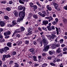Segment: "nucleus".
Segmentation results:
<instances>
[{
    "label": "nucleus",
    "instance_id": "2",
    "mask_svg": "<svg viewBox=\"0 0 67 67\" xmlns=\"http://www.w3.org/2000/svg\"><path fill=\"white\" fill-rule=\"evenodd\" d=\"M25 8H24L23 11L19 12V17H20V18H22V17H23V18H24L25 15Z\"/></svg>",
    "mask_w": 67,
    "mask_h": 67
},
{
    "label": "nucleus",
    "instance_id": "55",
    "mask_svg": "<svg viewBox=\"0 0 67 67\" xmlns=\"http://www.w3.org/2000/svg\"><path fill=\"white\" fill-rule=\"evenodd\" d=\"M58 4H57V3H56L54 2L53 3V5H54V7H55V5H57Z\"/></svg>",
    "mask_w": 67,
    "mask_h": 67
},
{
    "label": "nucleus",
    "instance_id": "40",
    "mask_svg": "<svg viewBox=\"0 0 67 67\" xmlns=\"http://www.w3.org/2000/svg\"><path fill=\"white\" fill-rule=\"evenodd\" d=\"M25 44H29V41L26 40L25 41Z\"/></svg>",
    "mask_w": 67,
    "mask_h": 67
},
{
    "label": "nucleus",
    "instance_id": "42",
    "mask_svg": "<svg viewBox=\"0 0 67 67\" xmlns=\"http://www.w3.org/2000/svg\"><path fill=\"white\" fill-rule=\"evenodd\" d=\"M63 22L64 23H65V24L66 23V22H67V20H66V19H63Z\"/></svg>",
    "mask_w": 67,
    "mask_h": 67
},
{
    "label": "nucleus",
    "instance_id": "58",
    "mask_svg": "<svg viewBox=\"0 0 67 67\" xmlns=\"http://www.w3.org/2000/svg\"><path fill=\"white\" fill-rule=\"evenodd\" d=\"M9 3L10 4H11L13 3V2L12 1H10L9 2Z\"/></svg>",
    "mask_w": 67,
    "mask_h": 67
},
{
    "label": "nucleus",
    "instance_id": "20",
    "mask_svg": "<svg viewBox=\"0 0 67 67\" xmlns=\"http://www.w3.org/2000/svg\"><path fill=\"white\" fill-rule=\"evenodd\" d=\"M52 36H51L52 37V39H54V38H55L56 36H55V35L54 34H52Z\"/></svg>",
    "mask_w": 67,
    "mask_h": 67
},
{
    "label": "nucleus",
    "instance_id": "36",
    "mask_svg": "<svg viewBox=\"0 0 67 67\" xmlns=\"http://www.w3.org/2000/svg\"><path fill=\"white\" fill-rule=\"evenodd\" d=\"M18 1L20 3H21V4H24V3L22 1V0H18Z\"/></svg>",
    "mask_w": 67,
    "mask_h": 67
},
{
    "label": "nucleus",
    "instance_id": "23",
    "mask_svg": "<svg viewBox=\"0 0 67 67\" xmlns=\"http://www.w3.org/2000/svg\"><path fill=\"white\" fill-rule=\"evenodd\" d=\"M29 51L30 52H34L35 51V49L33 48H31L30 49Z\"/></svg>",
    "mask_w": 67,
    "mask_h": 67
},
{
    "label": "nucleus",
    "instance_id": "15",
    "mask_svg": "<svg viewBox=\"0 0 67 67\" xmlns=\"http://www.w3.org/2000/svg\"><path fill=\"white\" fill-rule=\"evenodd\" d=\"M18 8L19 10H23V7L22 5H20L18 7Z\"/></svg>",
    "mask_w": 67,
    "mask_h": 67
},
{
    "label": "nucleus",
    "instance_id": "57",
    "mask_svg": "<svg viewBox=\"0 0 67 67\" xmlns=\"http://www.w3.org/2000/svg\"><path fill=\"white\" fill-rule=\"evenodd\" d=\"M9 37H10V36H6L5 37V38H9Z\"/></svg>",
    "mask_w": 67,
    "mask_h": 67
},
{
    "label": "nucleus",
    "instance_id": "8",
    "mask_svg": "<svg viewBox=\"0 0 67 67\" xmlns=\"http://www.w3.org/2000/svg\"><path fill=\"white\" fill-rule=\"evenodd\" d=\"M56 52L57 53H58V54H59V53H60L62 52L61 48L60 47H59L56 50Z\"/></svg>",
    "mask_w": 67,
    "mask_h": 67
},
{
    "label": "nucleus",
    "instance_id": "24",
    "mask_svg": "<svg viewBox=\"0 0 67 67\" xmlns=\"http://www.w3.org/2000/svg\"><path fill=\"white\" fill-rule=\"evenodd\" d=\"M29 4L31 7H32V8L33 7V6H34L33 3H32V2H30L29 3Z\"/></svg>",
    "mask_w": 67,
    "mask_h": 67
},
{
    "label": "nucleus",
    "instance_id": "4",
    "mask_svg": "<svg viewBox=\"0 0 67 67\" xmlns=\"http://www.w3.org/2000/svg\"><path fill=\"white\" fill-rule=\"evenodd\" d=\"M45 18V19H49L48 21L49 22H51V21H53V18L51 16L46 17Z\"/></svg>",
    "mask_w": 67,
    "mask_h": 67
},
{
    "label": "nucleus",
    "instance_id": "19",
    "mask_svg": "<svg viewBox=\"0 0 67 67\" xmlns=\"http://www.w3.org/2000/svg\"><path fill=\"white\" fill-rule=\"evenodd\" d=\"M33 17L34 18V19H36L38 18V16H37V15L36 14L33 15Z\"/></svg>",
    "mask_w": 67,
    "mask_h": 67
},
{
    "label": "nucleus",
    "instance_id": "41",
    "mask_svg": "<svg viewBox=\"0 0 67 67\" xmlns=\"http://www.w3.org/2000/svg\"><path fill=\"white\" fill-rule=\"evenodd\" d=\"M41 16H42V17H44L45 16V13H44V14H42Z\"/></svg>",
    "mask_w": 67,
    "mask_h": 67
},
{
    "label": "nucleus",
    "instance_id": "64",
    "mask_svg": "<svg viewBox=\"0 0 67 67\" xmlns=\"http://www.w3.org/2000/svg\"><path fill=\"white\" fill-rule=\"evenodd\" d=\"M3 31V29L2 28H0V32H2Z\"/></svg>",
    "mask_w": 67,
    "mask_h": 67
},
{
    "label": "nucleus",
    "instance_id": "39",
    "mask_svg": "<svg viewBox=\"0 0 67 67\" xmlns=\"http://www.w3.org/2000/svg\"><path fill=\"white\" fill-rule=\"evenodd\" d=\"M4 50H9V48L7 47H4Z\"/></svg>",
    "mask_w": 67,
    "mask_h": 67
},
{
    "label": "nucleus",
    "instance_id": "63",
    "mask_svg": "<svg viewBox=\"0 0 67 67\" xmlns=\"http://www.w3.org/2000/svg\"><path fill=\"white\" fill-rule=\"evenodd\" d=\"M60 59H57L56 60V61L57 62H60Z\"/></svg>",
    "mask_w": 67,
    "mask_h": 67
},
{
    "label": "nucleus",
    "instance_id": "56",
    "mask_svg": "<svg viewBox=\"0 0 67 67\" xmlns=\"http://www.w3.org/2000/svg\"><path fill=\"white\" fill-rule=\"evenodd\" d=\"M61 46L62 47H64L65 46V45L64 44H62L61 45Z\"/></svg>",
    "mask_w": 67,
    "mask_h": 67
},
{
    "label": "nucleus",
    "instance_id": "33",
    "mask_svg": "<svg viewBox=\"0 0 67 67\" xmlns=\"http://www.w3.org/2000/svg\"><path fill=\"white\" fill-rule=\"evenodd\" d=\"M42 30H45L46 31H47V28H46L45 27H42Z\"/></svg>",
    "mask_w": 67,
    "mask_h": 67
},
{
    "label": "nucleus",
    "instance_id": "51",
    "mask_svg": "<svg viewBox=\"0 0 67 67\" xmlns=\"http://www.w3.org/2000/svg\"><path fill=\"white\" fill-rule=\"evenodd\" d=\"M4 34L5 36H7V35H8V34L7 32H5L4 33Z\"/></svg>",
    "mask_w": 67,
    "mask_h": 67
},
{
    "label": "nucleus",
    "instance_id": "6",
    "mask_svg": "<svg viewBox=\"0 0 67 67\" xmlns=\"http://www.w3.org/2000/svg\"><path fill=\"white\" fill-rule=\"evenodd\" d=\"M28 33L27 34H26V36L31 35L32 33V29H31V28L29 29H28Z\"/></svg>",
    "mask_w": 67,
    "mask_h": 67
},
{
    "label": "nucleus",
    "instance_id": "26",
    "mask_svg": "<svg viewBox=\"0 0 67 67\" xmlns=\"http://www.w3.org/2000/svg\"><path fill=\"white\" fill-rule=\"evenodd\" d=\"M21 21H22V19L21 18H20L18 19V20L17 21V22H21Z\"/></svg>",
    "mask_w": 67,
    "mask_h": 67
},
{
    "label": "nucleus",
    "instance_id": "31",
    "mask_svg": "<svg viewBox=\"0 0 67 67\" xmlns=\"http://www.w3.org/2000/svg\"><path fill=\"white\" fill-rule=\"evenodd\" d=\"M6 10L8 11H10L11 10V8L10 7H7L6 8Z\"/></svg>",
    "mask_w": 67,
    "mask_h": 67
},
{
    "label": "nucleus",
    "instance_id": "35",
    "mask_svg": "<svg viewBox=\"0 0 67 67\" xmlns=\"http://www.w3.org/2000/svg\"><path fill=\"white\" fill-rule=\"evenodd\" d=\"M7 26H8V27H12V26H14V25L8 24L7 25Z\"/></svg>",
    "mask_w": 67,
    "mask_h": 67
},
{
    "label": "nucleus",
    "instance_id": "18",
    "mask_svg": "<svg viewBox=\"0 0 67 67\" xmlns=\"http://www.w3.org/2000/svg\"><path fill=\"white\" fill-rule=\"evenodd\" d=\"M4 18L5 20H8L9 19V18L8 16L7 15H5L4 16Z\"/></svg>",
    "mask_w": 67,
    "mask_h": 67
},
{
    "label": "nucleus",
    "instance_id": "27",
    "mask_svg": "<svg viewBox=\"0 0 67 67\" xmlns=\"http://www.w3.org/2000/svg\"><path fill=\"white\" fill-rule=\"evenodd\" d=\"M63 42H64V39H61L60 40L59 42L60 44H63Z\"/></svg>",
    "mask_w": 67,
    "mask_h": 67
},
{
    "label": "nucleus",
    "instance_id": "44",
    "mask_svg": "<svg viewBox=\"0 0 67 67\" xmlns=\"http://www.w3.org/2000/svg\"><path fill=\"white\" fill-rule=\"evenodd\" d=\"M13 63H14L13 61L11 60L9 62V64H10V65H11V64H13Z\"/></svg>",
    "mask_w": 67,
    "mask_h": 67
},
{
    "label": "nucleus",
    "instance_id": "61",
    "mask_svg": "<svg viewBox=\"0 0 67 67\" xmlns=\"http://www.w3.org/2000/svg\"><path fill=\"white\" fill-rule=\"evenodd\" d=\"M58 56L59 57H60L62 56V53H60L58 55Z\"/></svg>",
    "mask_w": 67,
    "mask_h": 67
},
{
    "label": "nucleus",
    "instance_id": "38",
    "mask_svg": "<svg viewBox=\"0 0 67 67\" xmlns=\"http://www.w3.org/2000/svg\"><path fill=\"white\" fill-rule=\"evenodd\" d=\"M67 50V48L66 47H65L63 48V51L64 52L66 51Z\"/></svg>",
    "mask_w": 67,
    "mask_h": 67
},
{
    "label": "nucleus",
    "instance_id": "7",
    "mask_svg": "<svg viewBox=\"0 0 67 67\" xmlns=\"http://www.w3.org/2000/svg\"><path fill=\"white\" fill-rule=\"evenodd\" d=\"M48 26H47V27L48 29V31H51L52 30V27L51 26V23H49L48 24Z\"/></svg>",
    "mask_w": 67,
    "mask_h": 67
},
{
    "label": "nucleus",
    "instance_id": "3",
    "mask_svg": "<svg viewBox=\"0 0 67 67\" xmlns=\"http://www.w3.org/2000/svg\"><path fill=\"white\" fill-rule=\"evenodd\" d=\"M3 57L2 59V60L3 61H4L5 60V57L6 58H10V57H11V55L9 54H8L7 55H3Z\"/></svg>",
    "mask_w": 67,
    "mask_h": 67
},
{
    "label": "nucleus",
    "instance_id": "50",
    "mask_svg": "<svg viewBox=\"0 0 67 67\" xmlns=\"http://www.w3.org/2000/svg\"><path fill=\"white\" fill-rule=\"evenodd\" d=\"M48 38V39L49 40H51L52 39V36H50Z\"/></svg>",
    "mask_w": 67,
    "mask_h": 67
},
{
    "label": "nucleus",
    "instance_id": "47",
    "mask_svg": "<svg viewBox=\"0 0 67 67\" xmlns=\"http://www.w3.org/2000/svg\"><path fill=\"white\" fill-rule=\"evenodd\" d=\"M1 3H3L4 4H5L7 3V2L5 1H3L1 2Z\"/></svg>",
    "mask_w": 67,
    "mask_h": 67
},
{
    "label": "nucleus",
    "instance_id": "60",
    "mask_svg": "<svg viewBox=\"0 0 67 67\" xmlns=\"http://www.w3.org/2000/svg\"><path fill=\"white\" fill-rule=\"evenodd\" d=\"M63 8L65 10H67V6H64Z\"/></svg>",
    "mask_w": 67,
    "mask_h": 67
},
{
    "label": "nucleus",
    "instance_id": "54",
    "mask_svg": "<svg viewBox=\"0 0 67 67\" xmlns=\"http://www.w3.org/2000/svg\"><path fill=\"white\" fill-rule=\"evenodd\" d=\"M7 32V34H8V35H10L11 34V32L9 31H8Z\"/></svg>",
    "mask_w": 67,
    "mask_h": 67
},
{
    "label": "nucleus",
    "instance_id": "17",
    "mask_svg": "<svg viewBox=\"0 0 67 67\" xmlns=\"http://www.w3.org/2000/svg\"><path fill=\"white\" fill-rule=\"evenodd\" d=\"M32 57L33 58L34 60L35 61V62H37V61L36 57V56H34Z\"/></svg>",
    "mask_w": 67,
    "mask_h": 67
},
{
    "label": "nucleus",
    "instance_id": "43",
    "mask_svg": "<svg viewBox=\"0 0 67 67\" xmlns=\"http://www.w3.org/2000/svg\"><path fill=\"white\" fill-rule=\"evenodd\" d=\"M16 54V53L15 51L13 52V53H12V54H13V55H15Z\"/></svg>",
    "mask_w": 67,
    "mask_h": 67
},
{
    "label": "nucleus",
    "instance_id": "13",
    "mask_svg": "<svg viewBox=\"0 0 67 67\" xmlns=\"http://www.w3.org/2000/svg\"><path fill=\"white\" fill-rule=\"evenodd\" d=\"M12 43L11 42H8L7 43V45L9 47H12Z\"/></svg>",
    "mask_w": 67,
    "mask_h": 67
},
{
    "label": "nucleus",
    "instance_id": "29",
    "mask_svg": "<svg viewBox=\"0 0 67 67\" xmlns=\"http://www.w3.org/2000/svg\"><path fill=\"white\" fill-rule=\"evenodd\" d=\"M14 15L16 16H18V13L16 12H14Z\"/></svg>",
    "mask_w": 67,
    "mask_h": 67
},
{
    "label": "nucleus",
    "instance_id": "48",
    "mask_svg": "<svg viewBox=\"0 0 67 67\" xmlns=\"http://www.w3.org/2000/svg\"><path fill=\"white\" fill-rule=\"evenodd\" d=\"M55 21L56 23H57L58 22V21H59V20H58V19L56 18L55 19Z\"/></svg>",
    "mask_w": 67,
    "mask_h": 67
},
{
    "label": "nucleus",
    "instance_id": "21",
    "mask_svg": "<svg viewBox=\"0 0 67 67\" xmlns=\"http://www.w3.org/2000/svg\"><path fill=\"white\" fill-rule=\"evenodd\" d=\"M19 29L20 31H20V30H21V32L24 31L25 30V28L23 27H21V30L20 29Z\"/></svg>",
    "mask_w": 67,
    "mask_h": 67
},
{
    "label": "nucleus",
    "instance_id": "5",
    "mask_svg": "<svg viewBox=\"0 0 67 67\" xmlns=\"http://www.w3.org/2000/svg\"><path fill=\"white\" fill-rule=\"evenodd\" d=\"M21 31H20V29H16L15 31L12 35V37H13L14 35L15 34L17 33H21Z\"/></svg>",
    "mask_w": 67,
    "mask_h": 67
},
{
    "label": "nucleus",
    "instance_id": "37",
    "mask_svg": "<svg viewBox=\"0 0 67 67\" xmlns=\"http://www.w3.org/2000/svg\"><path fill=\"white\" fill-rule=\"evenodd\" d=\"M33 7H34V10H35V9H37V7L36 5H34Z\"/></svg>",
    "mask_w": 67,
    "mask_h": 67
},
{
    "label": "nucleus",
    "instance_id": "12",
    "mask_svg": "<svg viewBox=\"0 0 67 67\" xmlns=\"http://www.w3.org/2000/svg\"><path fill=\"white\" fill-rule=\"evenodd\" d=\"M14 67H19V62L14 63Z\"/></svg>",
    "mask_w": 67,
    "mask_h": 67
},
{
    "label": "nucleus",
    "instance_id": "34",
    "mask_svg": "<svg viewBox=\"0 0 67 67\" xmlns=\"http://www.w3.org/2000/svg\"><path fill=\"white\" fill-rule=\"evenodd\" d=\"M49 55H52L53 54V52L52 51H49Z\"/></svg>",
    "mask_w": 67,
    "mask_h": 67
},
{
    "label": "nucleus",
    "instance_id": "59",
    "mask_svg": "<svg viewBox=\"0 0 67 67\" xmlns=\"http://www.w3.org/2000/svg\"><path fill=\"white\" fill-rule=\"evenodd\" d=\"M52 24H54V25H55V24H56V21H54L52 22Z\"/></svg>",
    "mask_w": 67,
    "mask_h": 67
},
{
    "label": "nucleus",
    "instance_id": "10",
    "mask_svg": "<svg viewBox=\"0 0 67 67\" xmlns=\"http://www.w3.org/2000/svg\"><path fill=\"white\" fill-rule=\"evenodd\" d=\"M3 52H4L5 53L7 52V51L4 50V48L0 49V53H3Z\"/></svg>",
    "mask_w": 67,
    "mask_h": 67
},
{
    "label": "nucleus",
    "instance_id": "53",
    "mask_svg": "<svg viewBox=\"0 0 67 67\" xmlns=\"http://www.w3.org/2000/svg\"><path fill=\"white\" fill-rule=\"evenodd\" d=\"M36 36H36V35H34V37L33 38H32V40L33 39L34 40H35V38H36Z\"/></svg>",
    "mask_w": 67,
    "mask_h": 67
},
{
    "label": "nucleus",
    "instance_id": "45",
    "mask_svg": "<svg viewBox=\"0 0 67 67\" xmlns=\"http://www.w3.org/2000/svg\"><path fill=\"white\" fill-rule=\"evenodd\" d=\"M52 57L49 56L48 57H47V59H48L49 60H51V59H52Z\"/></svg>",
    "mask_w": 67,
    "mask_h": 67
},
{
    "label": "nucleus",
    "instance_id": "11",
    "mask_svg": "<svg viewBox=\"0 0 67 67\" xmlns=\"http://www.w3.org/2000/svg\"><path fill=\"white\" fill-rule=\"evenodd\" d=\"M43 24H44L45 25H46L48 24V21L47 20L43 21L42 22Z\"/></svg>",
    "mask_w": 67,
    "mask_h": 67
},
{
    "label": "nucleus",
    "instance_id": "28",
    "mask_svg": "<svg viewBox=\"0 0 67 67\" xmlns=\"http://www.w3.org/2000/svg\"><path fill=\"white\" fill-rule=\"evenodd\" d=\"M52 47L53 49H55L56 48V46L55 44H53L52 45Z\"/></svg>",
    "mask_w": 67,
    "mask_h": 67
},
{
    "label": "nucleus",
    "instance_id": "16",
    "mask_svg": "<svg viewBox=\"0 0 67 67\" xmlns=\"http://www.w3.org/2000/svg\"><path fill=\"white\" fill-rule=\"evenodd\" d=\"M22 43V41H18L16 43V44H18V45H20V44H21Z\"/></svg>",
    "mask_w": 67,
    "mask_h": 67
},
{
    "label": "nucleus",
    "instance_id": "22",
    "mask_svg": "<svg viewBox=\"0 0 67 67\" xmlns=\"http://www.w3.org/2000/svg\"><path fill=\"white\" fill-rule=\"evenodd\" d=\"M13 24L12 25H13L14 26L16 24V21L15 20H13L12 21Z\"/></svg>",
    "mask_w": 67,
    "mask_h": 67
},
{
    "label": "nucleus",
    "instance_id": "1",
    "mask_svg": "<svg viewBox=\"0 0 67 67\" xmlns=\"http://www.w3.org/2000/svg\"><path fill=\"white\" fill-rule=\"evenodd\" d=\"M42 41L44 47V48L43 49V51L44 52H46L48 51V49L49 48V46H47V44L48 43L47 41H46V39H45V38H43Z\"/></svg>",
    "mask_w": 67,
    "mask_h": 67
},
{
    "label": "nucleus",
    "instance_id": "49",
    "mask_svg": "<svg viewBox=\"0 0 67 67\" xmlns=\"http://www.w3.org/2000/svg\"><path fill=\"white\" fill-rule=\"evenodd\" d=\"M16 37H20V36H21L19 34H16Z\"/></svg>",
    "mask_w": 67,
    "mask_h": 67
},
{
    "label": "nucleus",
    "instance_id": "9",
    "mask_svg": "<svg viewBox=\"0 0 67 67\" xmlns=\"http://www.w3.org/2000/svg\"><path fill=\"white\" fill-rule=\"evenodd\" d=\"M0 25L2 27L4 26L5 25V23L4 21H0Z\"/></svg>",
    "mask_w": 67,
    "mask_h": 67
},
{
    "label": "nucleus",
    "instance_id": "32",
    "mask_svg": "<svg viewBox=\"0 0 67 67\" xmlns=\"http://www.w3.org/2000/svg\"><path fill=\"white\" fill-rule=\"evenodd\" d=\"M50 64L51 65V66H56V65L55 64L53 63H50Z\"/></svg>",
    "mask_w": 67,
    "mask_h": 67
},
{
    "label": "nucleus",
    "instance_id": "52",
    "mask_svg": "<svg viewBox=\"0 0 67 67\" xmlns=\"http://www.w3.org/2000/svg\"><path fill=\"white\" fill-rule=\"evenodd\" d=\"M42 55L43 56H45L46 55V53H43L42 54Z\"/></svg>",
    "mask_w": 67,
    "mask_h": 67
},
{
    "label": "nucleus",
    "instance_id": "25",
    "mask_svg": "<svg viewBox=\"0 0 67 67\" xmlns=\"http://www.w3.org/2000/svg\"><path fill=\"white\" fill-rule=\"evenodd\" d=\"M47 66V63H44V64H43L42 65V67H45L46 66Z\"/></svg>",
    "mask_w": 67,
    "mask_h": 67
},
{
    "label": "nucleus",
    "instance_id": "46",
    "mask_svg": "<svg viewBox=\"0 0 67 67\" xmlns=\"http://www.w3.org/2000/svg\"><path fill=\"white\" fill-rule=\"evenodd\" d=\"M58 6H59L58 4H57L54 7V8H55V9H57L58 7Z\"/></svg>",
    "mask_w": 67,
    "mask_h": 67
},
{
    "label": "nucleus",
    "instance_id": "14",
    "mask_svg": "<svg viewBox=\"0 0 67 67\" xmlns=\"http://www.w3.org/2000/svg\"><path fill=\"white\" fill-rule=\"evenodd\" d=\"M47 9L49 10V11H51L52 10V8L49 6V5H47Z\"/></svg>",
    "mask_w": 67,
    "mask_h": 67
},
{
    "label": "nucleus",
    "instance_id": "62",
    "mask_svg": "<svg viewBox=\"0 0 67 67\" xmlns=\"http://www.w3.org/2000/svg\"><path fill=\"white\" fill-rule=\"evenodd\" d=\"M62 2L61 3L62 4H63L64 2H65V0H62Z\"/></svg>",
    "mask_w": 67,
    "mask_h": 67
},
{
    "label": "nucleus",
    "instance_id": "30",
    "mask_svg": "<svg viewBox=\"0 0 67 67\" xmlns=\"http://www.w3.org/2000/svg\"><path fill=\"white\" fill-rule=\"evenodd\" d=\"M55 29H56V31H57V35H59V31H58V29L57 27H55Z\"/></svg>",
    "mask_w": 67,
    "mask_h": 67
}]
</instances>
